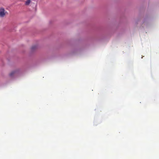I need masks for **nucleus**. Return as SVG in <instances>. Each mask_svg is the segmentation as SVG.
Listing matches in <instances>:
<instances>
[{
    "mask_svg": "<svg viewBox=\"0 0 159 159\" xmlns=\"http://www.w3.org/2000/svg\"><path fill=\"white\" fill-rule=\"evenodd\" d=\"M30 2V0H27L25 4L26 5H29Z\"/></svg>",
    "mask_w": 159,
    "mask_h": 159,
    "instance_id": "20e7f679",
    "label": "nucleus"
},
{
    "mask_svg": "<svg viewBox=\"0 0 159 159\" xmlns=\"http://www.w3.org/2000/svg\"><path fill=\"white\" fill-rule=\"evenodd\" d=\"M5 15L4 9L3 8H1L0 9V16L3 17Z\"/></svg>",
    "mask_w": 159,
    "mask_h": 159,
    "instance_id": "f03ea898",
    "label": "nucleus"
},
{
    "mask_svg": "<svg viewBox=\"0 0 159 159\" xmlns=\"http://www.w3.org/2000/svg\"><path fill=\"white\" fill-rule=\"evenodd\" d=\"M37 48V46L36 45H34L31 47V49L32 51H33L36 49Z\"/></svg>",
    "mask_w": 159,
    "mask_h": 159,
    "instance_id": "7ed1b4c3",
    "label": "nucleus"
},
{
    "mask_svg": "<svg viewBox=\"0 0 159 159\" xmlns=\"http://www.w3.org/2000/svg\"><path fill=\"white\" fill-rule=\"evenodd\" d=\"M20 70L19 69H17L13 70L11 72L10 74V75L11 77H13L14 75H17L19 72Z\"/></svg>",
    "mask_w": 159,
    "mask_h": 159,
    "instance_id": "f257e3e1",
    "label": "nucleus"
}]
</instances>
